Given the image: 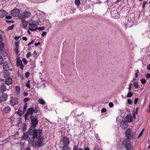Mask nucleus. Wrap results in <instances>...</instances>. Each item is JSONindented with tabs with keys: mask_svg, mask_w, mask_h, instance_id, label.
<instances>
[{
	"mask_svg": "<svg viewBox=\"0 0 150 150\" xmlns=\"http://www.w3.org/2000/svg\"><path fill=\"white\" fill-rule=\"evenodd\" d=\"M29 135L31 137L29 139V143L33 146L35 147L38 146V130L35 129V127H30L28 130Z\"/></svg>",
	"mask_w": 150,
	"mask_h": 150,
	"instance_id": "nucleus-1",
	"label": "nucleus"
},
{
	"mask_svg": "<svg viewBox=\"0 0 150 150\" xmlns=\"http://www.w3.org/2000/svg\"><path fill=\"white\" fill-rule=\"evenodd\" d=\"M36 108V107L35 108V110H34V108L33 107H31L28 108L27 110L26 113L25 115V120L29 119L28 118L29 117H28V115L29 114L30 115V116L33 117L32 115L33 113L34 112L36 113L38 112V110H37Z\"/></svg>",
	"mask_w": 150,
	"mask_h": 150,
	"instance_id": "nucleus-2",
	"label": "nucleus"
},
{
	"mask_svg": "<svg viewBox=\"0 0 150 150\" xmlns=\"http://www.w3.org/2000/svg\"><path fill=\"white\" fill-rule=\"evenodd\" d=\"M45 138L43 136H38V147H42L45 144Z\"/></svg>",
	"mask_w": 150,
	"mask_h": 150,
	"instance_id": "nucleus-3",
	"label": "nucleus"
},
{
	"mask_svg": "<svg viewBox=\"0 0 150 150\" xmlns=\"http://www.w3.org/2000/svg\"><path fill=\"white\" fill-rule=\"evenodd\" d=\"M30 116V119L31 120V126L30 127H35L38 124V118Z\"/></svg>",
	"mask_w": 150,
	"mask_h": 150,
	"instance_id": "nucleus-4",
	"label": "nucleus"
},
{
	"mask_svg": "<svg viewBox=\"0 0 150 150\" xmlns=\"http://www.w3.org/2000/svg\"><path fill=\"white\" fill-rule=\"evenodd\" d=\"M122 144H124L127 150H131V144L129 140L125 141V139H124Z\"/></svg>",
	"mask_w": 150,
	"mask_h": 150,
	"instance_id": "nucleus-5",
	"label": "nucleus"
},
{
	"mask_svg": "<svg viewBox=\"0 0 150 150\" xmlns=\"http://www.w3.org/2000/svg\"><path fill=\"white\" fill-rule=\"evenodd\" d=\"M131 129L130 128H127L126 129L125 133L127 138L124 139H125V141H126V140H130L131 136Z\"/></svg>",
	"mask_w": 150,
	"mask_h": 150,
	"instance_id": "nucleus-6",
	"label": "nucleus"
},
{
	"mask_svg": "<svg viewBox=\"0 0 150 150\" xmlns=\"http://www.w3.org/2000/svg\"><path fill=\"white\" fill-rule=\"evenodd\" d=\"M8 98L7 94L4 93H2L0 96V102L6 101Z\"/></svg>",
	"mask_w": 150,
	"mask_h": 150,
	"instance_id": "nucleus-7",
	"label": "nucleus"
},
{
	"mask_svg": "<svg viewBox=\"0 0 150 150\" xmlns=\"http://www.w3.org/2000/svg\"><path fill=\"white\" fill-rule=\"evenodd\" d=\"M63 146H68L69 144V139L67 137L65 136L63 137Z\"/></svg>",
	"mask_w": 150,
	"mask_h": 150,
	"instance_id": "nucleus-8",
	"label": "nucleus"
},
{
	"mask_svg": "<svg viewBox=\"0 0 150 150\" xmlns=\"http://www.w3.org/2000/svg\"><path fill=\"white\" fill-rule=\"evenodd\" d=\"M20 13L19 10L17 8H15L12 10L11 14L13 17L17 16H18Z\"/></svg>",
	"mask_w": 150,
	"mask_h": 150,
	"instance_id": "nucleus-9",
	"label": "nucleus"
},
{
	"mask_svg": "<svg viewBox=\"0 0 150 150\" xmlns=\"http://www.w3.org/2000/svg\"><path fill=\"white\" fill-rule=\"evenodd\" d=\"M11 108L8 106L5 107L2 110L3 113L9 114L11 111Z\"/></svg>",
	"mask_w": 150,
	"mask_h": 150,
	"instance_id": "nucleus-10",
	"label": "nucleus"
},
{
	"mask_svg": "<svg viewBox=\"0 0 150 150\" xmlns=\"http://www.w3.org/2000/svg\"><path fill=\"white\" fill-rule=\"evenodd\" d=\"M13 82V80L12 78L10 77L6 78L5 81V83L8 85H9L12 84Z\"/></svg>",
	"mask_w": 150,
	"mask_h": 150,
	"instance_id": "nucleus-11",
	"label": "nucleus"
},
{
	"mask_svg": "<svg viewBox=\"0 0 150 150\" xmlns=\"http://www.w3.org/2000/svg\"><path fill=\"white\" fill-rule=\"evenodd\" d=\"M10 103L13 106H14L18 103L17 99L16 97L12 98L11 100Z\"/></svg>",
	"mask_w": 150,
	"mask_h": 150,
	"instance_id": "nucleus-12",
	"label": "nucleus"
},
{
	"mask_svg": "<svg viewBox=\"0 0 150 150\" xmlns=\"http://www.w3.org/2000/svg\"><path fill=\"white\" fill-rule=\"evenodd\" d=\"M29 135L28 132L23 133V135H22L21 137V139L24 140H27L28 139Z\"/></svg>",
	"mask_w": 150,
	"mask_h": 150,
	"instance_id": "nucleus-13",
	"label": "nucleus"
},
{
	"mask_svg": "<svg viewBox=\"0 0 150 150\" xmlns=\"http://www.w3.org/2000/svg\"><path fill=\"white\" fill-rule=\"evenodd\" d=\"M9 62H3V69L4 71H8L9 70Z\"/></svg>",
	"mask_w": 150,
	"mask_h": 150,
	"instance_id": "nucleus-14",
	"label": "nucleus"
},
{
	"mask_svg": "<svg viewBox=\"0 0 150 150\" xmlns=\"http://www.w3.org/2000/svg\"><path fill=\"white\" fill-rule=\"evenodd\" d=\"M8 71H4L3 73V77L5 79L10 77V74Z\"/></svg>",
	"mask_w": 150,
	"mask_h": 150,
	"instance_id": "nucleus-15",
	"label": "nucleus"
},
{
	"mask_svg": "<svg viewBox=\"0 0 150 150\" xmlns=\"http://www.w3.org/2000/svg\"><path fill=\"white\" fill-rule=\"evenodd\" d=\"M7 54L6 52L3 49L0 50V57H1V58L4 59V58L6 56Z\"/></svg>",
	"mask_w": 150,
	"mask_h": 150,
	"instance_id": "nucleus-16",
	"label": "nucleus"
},
{
	"mask_svg": "<svg viewBox=\"0 0 150 150\" xmlns=\"http://www.w3.org/2000/svg\"><path fill=\"white\" fill-rule=\"evenodd\" d=\"M6 90V86L4 84H3L1 85L0 86V93H3Z\"/></svg>",
	"mask_w": 150,
	"mask_h": 150,
	"instance_id": "nucleus-17",
	"label": "nucleus"
},
{
	"mask_svg": "<svg viewBox=\"0 0 150 150\" xmlns=\"http://www.w3.org/2000/svg\"><path fill=\"white\" fill-rule=\"evenodd\" d=\"M8 14L7 11L5 10H0V18L4 17Z\"/></svg>",
	"mask_w": 150,
	"mask_h": 150,
	"instance_id": "nucleus-18",
	"label": "nucleus"
},
{
	"mask_svg": "<svg viewBox=\"0 0 150 150\" xmlns=\"http://www.w3.org/2000/svg\"><path fill=\"white\" fill-rule=\"evenodd\" d=\"M127 121L129 122H132L133 121L132 117L130 114H128L126 117Z\"/></svg>",
	"mask_w": 150,
	"mask_h": 150,
	"instance_id": "nucleus-19",
	"label": "nucleus"
},
{
	"mask_svg": "<svg viewBox=\"0 0 150 150\" xmlns=\"http://www.w3.org/2000/svg\"><path fill=\"white\" fill-rule=\"evenodd\" d=\"M3 40V37H2V38H1L0 39V48L1 49H4V43L2 42V40Z\"/></svg>",
	"mask_w": 150,
	"mask_h": 150,
	"instance_id": "nucleus-20",
	"label": "nucleus"
},
{
	"mask_svg": "<svg viewBox=\"0 0 150 150\" xmlns=\"http://www.w3.org/2000/svg\"><path fill=\"white\" fill-rule=\"evenodd\" d=\"M27 129V125L25 123H24L22 125V127L21 128V129L23 132L25 131Z\"/></svg>",
	"mask_w": 150,
	"mask_h": 150,
	"instance_id": "nucleus-21",
	"label": "nucleus"
},
{
	"mask_svg": "<svg viewBox=\"0 0 150 150\" xmlns=\"http://www.w3.org/2000/svg\"><path fill=\"white\" fill-rule=\"evenodd\" d=\"M18 17L21 19H22V20H24L25 18H26V17L25 16V15L23 13L22 14H19Z\"/></svg>",
	"mask_w": 150,
	"mask_h": 150,
	"instance_id": "nucleus-22",
	"label": "nucleus"
},
{
	"mask_svg": "<svg viewBox=\"0 0 150 150\" xmlns=\"http://www.w3.org/2000/svg\"><path fill=\"white\" fill-rule=\"evenodd\" d=\"M20 88L19 86H16L15 87V90L16 93L17 95H18L20 92Z\"/></svg>",
	"mask_w": 150,
	"mask_h": 150,
	"instance_id": "nucleus-23",
	"label": "nucleus"
},
{
	"mask_svg": "<svg viewBox=\"0 0 150 150\" xmlns=\"http://www.w3.org/2000/svg\"><path fill=\"white\" fill-rule=\"evenodd\" d=\"M29 26L31 27V28H35V29H38V27H37L36 26L37 25L36 24H34L33 23H29Z\"/></svg>",
	"mask_w": 150,
	"mask_h": 150,
	"instance_id": "nucleus-24",
	"label": "nucleus"
},
{
	"mask_svg": "<svg viewBox=\"0 0 150 150\" xmlns=\"http://www.w3.org/2000/svg\"><path fill=\"white\" fill-rule=\"evenodd\" d=\"M23 14L25 15V16L26 17H28L30 16L31 13L30 12H27V11H25L23 12Z\"/></svg>",
	"mask_w": 150,
	"mask_h": 150,
	"instance_id": "nucleus-25",
	"label": "nucleus"
},
{
	"mask_svg": "<svg viewBox=\"0 0 150 150\" xmlns=\"http://www.w3.org/2000/svg\"><path fill=\"white\" fill-rule=\"evenodd\" d=\"M38 102L40 104L42 105H44L45 103V101L42 98H39L38 99Z\"/></svg>",
	"mask_w": 150,
	"mask_h": 150,
	"instance_id": "nucleus-26",
	"label": "nucleus"
},
{
	"mask_svg": "<svg viewBox=\"0 0 150 150\" xmlns=\"http://www.w3.org/2000/svg\"><path fill=\"white\" fill-rule=\"evenodd\" d=\"M22 24L23 26V27L24 28H26L28 25L27 22L26 21L24 20H22Z\"/></svg>",
	"mask_w": 150,
	"mask_h": 150,
	"instance_id": "nucleus-27",
	"label": "nucleus"
},
{
	"mask_svg": "<svg viewBox=\"0 0 150 150\" xmlns=\"http://www.w3.org/2000/svg\"><path fill=\"white\" fill-rule=\"evenodd\" d=\"M17 59L16 65L17 66H19L21 64H22V61L21 59H18V56Z\"/></svg>",
	"mask_w": 150,
	"mask_h": 150,
	"instance_id": "nucleus-28",
	"label": "nucleus"
},
{
	"mask_svg": "<svg viewBox=\"0 0 150 150\" xmlns=\"http://www.w3.org/2000/svg\"><path fill=\"white\" fill-rule=\"evenodd\" d=\"M24 112L22 111L20 109H18L17 112V114H18L19 116H21L23 114Z\"/></svg>",
	"mask_w": 150,
	"mask_h": 150,
	"instance_id": "nucleus-29",
	"label": "nucleus"
},
{
	"mask_svg": "<svg viewBox=\"0 0 150 150\" xmlns=\"http://www.w3.org/2000/svg\"><path fill=\"white\" fill-rule=\"evenodd\" d=\"M135 78H133V79L134 80H135L136 79V78H137L138 77V74L139 73V70H137V71H135Z\"/></svg>",
	"mask_w": 150,
	"mask_h": 150,
	"instance_id": "nucleus-30",
	"label": "nucleus"
},
{
	"mask_svg": "<svg viewBox=\"0 0 150 150\" xmlns=\"http://www.w3.org/2000/svg\"><path fill=\"white\" fill-rule=\"evenodd\" d=\"M133 95V92L132 91H129L128 93L127 97V98H131L132 96Z\"/></svg>",
	"mask_w": 150,
	"mask_h": 150,
	"instance_id": "nucleus-31",
	"label": "nucleus"
},
{
	"mask_svg": "<svg viewBox=\"0 0 150 150\" xmlns=\"http://www.w3.org/2000/svg\"><path fill=\"white\" fill-rule=\"evenodd\" d=\"M133 85L134 87L136 88H138L139 87L138 83L137 81L134 82L133 83Z\"/></svg>",
	"mask_w": 150,
	"mask_h": 150,
	"instance_id": "nucleus-32",
	"label": "nucleus"
},
{
	"mask_svg": "<svg viewBox=\"0 0 150 150\" xmlns=\"http://www.w3.org/2000/svg\"><path fill=\"white\" fill-rule=\"evenodd\" d=\"M128 125V124H123L121 125V127L123 129H125L127 127Z\"/></svg>",
	"mask_w": 150,
	"mask_h": 150,
	"instance_id": "nucleus-33",
	"label": "nucleus"
},
{
	"mask_svg": "<svg viewBox=\"0 0 150 150\" xmlns=\"http://www.w3.org/2000/svg\"><path fill=\"white\" fill-rule=\"evenodd\" d=\"M137 134V132H134L133 134L131 136V137L133 139H136V136Z\"/></svg>",
	"mask_w": 150,
	"mask_h": 150,
	"instance_id": "nucleus-34",
	"label": "nucleus"
},
{
	"mask_svg": "<svg viewBox=\"0 0 150 150\" xmlns=\"http://www.w3.org/2000/svg\"><path fill=\"white\" fill-rule=\"evenodd\" d=\"M10 139V138H7L5 139V140H4L2 141L1 142L3 143L4 144L6 143H7L9 142L8 140Z\"/></svg>",
	"mask_w": 150,
	"mask_h": 150,
	"instance_id": "nucleus-35",
	"label": "nucleus"
},
{
	"mask_svg": "<svg viewBox=\"0 0 150 150\" xmlns=\"http://www.w3.org/2000/svg\"><path fill=\"white\" fill-rule=\"evenodd\" d=\"M141 83L143 85L145 84L146 82V80L145 79H141Z\"/></svg>",
	"mask_w": 150,
	"mask_h": 150,
	"instance_id": "nucleus-36",
	"label": "nucleus"
},
{
	"mask_svg": "<svg viewBox=\"0 0 150 150\" xmlns=\"http://www.w3.org/2000/svg\"><path fill=\"white\" fill-rule=\"evenodd\" d=\"M75 4L77 6H78L80 5V0H75Z\"/></svg>",
	"mask_w": 150,
	"mask_h": 150,
	"instance_id": "nucleus-37",
	"label": "nucleus"
},
{
	"mask_svg": "<svg viewBox=\"0 0 150 150\" xmlns=\"http://www.w3.org/2000/svg\"><path fill=\"white\" fill-rule=\"evenodd\" d=\"M111 14L112 15H115L117 13V10L112 11L110 12Z\"/></svg>",
	"mask_w": 150,
	"mask_h": 150,
	"instance_id": "nucleus-38",
	"label": "nucleus"
},
{
	"mask_svg": "<svg viewBox=\"0 0 150 150\" xmlns=\"http://www.w3.org/2000/svg\"><path fill=\"white\" fill-rule=\"evenodd\" d=\"M42 130L41 129H38V136H41L42 135Z\"/></svg>",
	"mask_w": 150,
	"mask_h": 150,
	"instance_id": "nucleus-39",
	"label": "nucleus"
},
{
	"mask_svg": "<svg viewBox=\"0 0 150 150\" xmlns=\"http://www.w3.org/2000/svg\"><path fill=\"white\" fill-rule=\"evenodd\" d=\"M14 26H15L14 24H13V25L9 26L7 28V30H10L12 29L13 28Z\"/></svg>",
	"mask_w": 150,
	"mask_h": 150,
	"instance_id": "nucleus-40",
	"label": "nucleus"
},
{
	"mask_svg": "<svg viewBox=\"0 0 150 150\" xmlns=\"http://www.w3.org/2000/svg\"><path fill=\"white\" fill-rule=\"evenodd\" d=\"M14 50L16 54V55H17L19 51V47H15L14 49Z\"/></svg>",
	"mask_w": 150,
	"mask_h": 150,
	"instance_id": "nucleus-41",
	"label": "nucleus"
},
{
	"mask_svg": "<svg viewBox=\"0 0 150 150\" xmlns=\"http://www.w3.org/2000/svg\"><path fill=\"white\" fill-rule=\"evenodd\" d=\"M30 80L28 81H27V83H26V84L25 85L28 88H30L31 87V86L30 85Z\"/></svg>",
	"mask_w": 150,
	"mask_h": 150,
	"instance_id": "nucleus-42",
	"label": "nucleus"
},
{
	"mask_svg": "<svg viewBox=\"0 0 150 150\" xmlns=\"http://www.w3.org/2000/svg\"><path fill=\"white\" fill-rule=\"evenodd\" d=\"M62 150H71V149L68 146H63Z\"/></svg>",
	"mask_w": 150,
	"mask_h": 150,
	"instance_id": "nucleus-43",
	"label": "nucleus"
},
{
	"mask_svg": "<svg viewBox=\"0 0 150 150\" xmlns=\"http://www.w3.org/2000/svg\"><path fill=\"white\" fill-rule=\"evenodd\" d=\"M73 150H83V149L81 148L78 149L77 147L76 146H75L73 148Z\"/></svg>",
	"mask_w": 150,
	"mask_h": 150,
	"instance_id": "nucleus-44",
	"label": "nucleus"
},
{
	"mask_svg": "<svg viewBox=\"0 0 150 150\" xmlns=\"http://www.w3.org/2000/svg\"><path fill=\"white\" fill-rule=\"evenodd\" d=\"M25 77L27 78L29 77L30 73L28 71H27L25 73Z\"/></svg>",
	"mask_w": 150,
	"mask_h": 150,
	"instance_id": "nucleus-45",
	"label": "nucleus"
},
{
	"mask_svg": "<svg viewBox=\"0 0 150 150\" xmlns=\"http://www.w3.org/2000/svg\"><path fill=\"white\" fill-rule=\"evenodd\" d=\"M22 60L25 64H27L28 62L25 59L23 58Z\"/></svg>",
	"mask_w": 150,
	"mask_h": 150,
	"instance_id": "nucleus-46",
	"label": "nucleus"
},
{
	"mask_svg": "<svg viewBox=\"0 0 150 150\" xmlns=\"http://www.w3.org/2000/svg\"><path fill=\"white\" fill-rule=\"evenodd\" d=\"M127 102L128 103L129 105H131L132 103V101L130 99H128L127 100Z\"/></svg>",
	"mask_w": 150,
	"mask_h": 150,
	"instance_id": "nucleus-47",
	"label": "nucleus"
},
{
	"mask_svg": "<svg viewBox=\"0 0 150 150\" xmlns=\"http://www.w3.org/2000/svg\"><path fill=\"white\" fill-rule=\"evenodd\" d=\"M6 22L8 23H13L14 21H11L9 20H6Z\"/></svg>",
	"mask_w": 150,
	"mask_h": 150,
	"instance_id": "nucleus-48",
	"label": "nucleus"
},
{
	"mask_svg": "<svg viewBox=\"0 0 150 150\" xmlns=\"http://www.w3.org/2000/svg\"><path fill=\"white\" fill-rule=\"evenodd\" d=\"M3 62V58H1V57H0V65L2 64Z\"/></svg>",
	"mask_w": 150,
	"mask_h": 150,
	"instance_id": "nucleus-49",
	"label": "nucleus"
},
{
	"mask_svg": "<svg viewBox=\"0 0 150 150\" xmlns=\"http://www.w3.org/2000/svg\"><path fill=\"white\" fill-rule=\"evenodd\" d=\"M47 33L46 32V31L44 32L41 34L42 36V37L45 36L46 35H47Z\"/></svg>",
	"mask_w": 150,
	"mask_h": 150,
	"instance_id": "nucleus-50",
	"label": "nucleus"
},
{
	"mask_svg": "<svg viewBox=\"0 0 150 150\" xmlns=\"http://www.w3.org/2000/svg\"><path fill=\"white\" fill-rule=\"evenodd\" d=\"M18 42L16 41L15 42L14 44L16 47H19V45L18 44Z\"/></svg>",
	"mask_w": 150,
	"mask_h": 150,
	"instance_id": "nucleus-51",
	"label": "nucleus"
},
{
	"mask_svg": "<svg viewBox=\"0 0 150 150\" xmlns=\"http://www.w3.org/2000/svg\"><path fill=\"white\" fill-rule=\"evenodd\" d=\"M108 105L110 107V108H112V107H113V105H113V104L112 103V102H110L109 103V105Z\"/></svg>",
	"mask_w": 150,
	"mask_h": 150,
	"instance_id": "nucleus-52",
	"label": "nucleus"
},
{
	"mask_svg": "<svg viewBox=\"0 0 150 150\" xmlns=\"http://www.w3.org/2000/svg\"><path fill=\"white\" fill-rule=\"evenodd\" d=\"M122 121L123 124H128L127 120H123Z\"/></svg>",
	"mask_w": 150,
	"mask_h": 150,
	"instance_id": "nucleus-53",
	"label": "nucleus"
},
{
	"mask_svg": "<svg viewBox=\"0 0 150 150\" xmlns=\"http://www.w3.org/2000/svg\"><path fill=\"white\" fill-rule=\"evenodd\" d=\"M27 104H26L25 103V105L23 107V111L24 112L27 108Z\"/></svg>",
	"mask_w": 150,
	"mask_h": 150,
	"instance_id": "nucleus-54",
	"label": "nucleus"
},
{
	"mask_svg": "<svg viewBox=\"0 0 150 150\" xmlns=\"http://www.w3.org/2000/svg\"><path fill=\"white\" fill-rule=\"evenodd\" d=\"M29 100V98H25L23 100V101L24 103H25L27 102L28 100Z\"/></svg>",
	"mask_w": 150,
	"mask_h": 150,
	"instance_id": "nucleus-55",
	"label": "nucleus"
},
{
	"mask_svg": "<svg viewBox=\"0 0 150 150\" xmlns=\"http://www.w3.org/2000/svg\"><path fill=\"white\" fill-rule=\"evenodd\" d=\"M31 54L30 52H28V53L26 54V56L27 58H28L29 57L31 56Z\"/></svg>",
	"mask_w": 150,
	"mask_h": 150,
	"instance_id": "nucleus-56",
	"label": "nucleus"
},
{
	"mask_svg": "<svg viewBox=\"0 0 150 150\" xmlns=\"http://www.w3.org/2000/svg\"><path fill=\"white\" fill-rule=\"evenodd\" d=\"M45 27L44 26H42L41 27H38V30H43L45 29Z\"/></svg>",
	"mask_w": 150,
	"mask_h": 150,
	"instance_id": "nucleus-57",
	"label": "nucleus"
},
{
	"mask_svg": "<svg viewBox=\"0 0 150 150\" xmlns=\"http://www.w3.org/2000/svg\"><path fill=\"white\" fill-rule=\"evenodd\" d=\"M143 132H144V130H142L141 131V132L139 134V135L138 136L139 138L140 137L142 136V135L143 133Z\"/></svg>",
	"mask_w": 150,
	"mask_h": 150,
	"instance_id": "nucleus-58",
	"label": "nucleus"
},
{
	"mask_svg": "<svg viewBox=\"0 0 150 150\" xmlns=\"http://www.w3.org/2000/svg\"><path fill=\"white\" fill-rule=\"evenodd\" d=\"M106 111V109L105 108H103L101 110V112L103 113Z\"/></svg>",
	"mask_w": 150,
	"mask_h": 150,
	"instance_id": "nucleus-59",
	"label": "nucleus"
},
{
	"mask_svg": "<svg viewBox=\"0 0 150 150\" xmlns=\"http://www.w3.org/2000/svg\"><path fill=\"white\" fill-rule=\"evenodd\" d=\"M5 18L6 19H10L12 18V17L10 16H6Z\"/></svg>",
	"mask_w": 150,
	"mask_h": 150,
	"instance_id": "nucleus-60",
	"label": "nucleus"
},
{
	"mask_svg": "<svg viewBox=\"0 0 150 150\" xmlns=\"http://www.w3.org/2000/svg\"><path fill=\"white\" fill-rule=\"evenodd\" d=\"M145 77L147 79L149 78H150V74L149 73L146 74L145 76Z\"/></svg>",
	"mask_w": 150,
	"mask_h": 150,
	"instance_id": "nucleus-61",
	"label": "nucleus"
},
{
	"mask_svg": "<svg viewBox=\"0 0 150 150\" xmlns=\"http://www.w3.org/2000/svg\"><path fill=\"white\" fill-rule=\"evenodd\" d=\"M147 2H144L142 4V6L143 8H144L145 6V5L146 4Z\"/></svg>",
	"mask_w": 150,
	"mask_h": 150,
	"instance_id": "nucleus-62",
	"label": "nucleus"
},
{
	"mask_svg": "<svg viewBox=\"0 0 150 150\" xmlns=\"http://www.w3.org/2000/svg\"><path fill=\"white\" fill-rule=\"evenodd\" d=\"M20 36H16L14 37V39L15 40H18L20 38Z\"/></svg>",
	"mask_w": 150,
	"mask_h": 150,
	"instance_id": "nucleus-63",
	"label": "nucleus"
},
{
	"mask_svg": "<svg viewBox=\"0 0 150 150\" xmlns=\"http://www.w3.org/2000/svg\"><path fill=\"white\" fill-rule=\"evenodd\" d=\"M138 98H135L134 100V103L135 104H136L138 102Z\"/></svg>",
	"mask_w": 150,
	"mask_h": 150,
	"instance_id": "nucleus-64",
	"label": "nucleus"
}]
</instances>
